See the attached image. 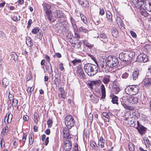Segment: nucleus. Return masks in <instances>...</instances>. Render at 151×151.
Listing matches in <instances>:
<instances>
[{
	"instance_id": "15",
	"label": "nucleus",
	"mask_w": 151,
	"mask_h": 151,
	"mask_svg": "<svg viewBox=\"0 0 151 151\" xmlns=\"http://www.w3.org/2000/svg\"><path fill=\"white\" fill-rule=\"evenodd\" d=\"M77 75L81 78H84L85 75L83 69L81 68H78L77 69Z\"/></svg>"
},
{
	"instance_id": "24",
	"label": "nucleus",
	"mask_w": 151,
	"mask_h": 151,
	"mask_svg": "<svg viewBox=\"0 0 151 151\" xmlns=\"http://www.w3.org/2000/svg\"><path fill=\"white\" fill-rule=\"evenodd\" d=\"M70 19L71 20V22L73 29L74 30H76L77 29V26L76 24V22L75 19L72 17H71Z\"/></svg>"
},
{
	"instance_id": "36",
	"label": "nucleus",
	"mask_w": 151,
	"mask_h": 151,
	"mask_svg": "<svg viewBox=\"0 0 151 151\" xmlns=\"http://www.w3.org/2000/svg\"><path fill=\"white\" fill-rule=\"evenodd\" d=\"M139 75V71L136 70L133 73V78L134 80H136L138 78Z\"/></svg>"
},
{
	"instance_id": "39",
	"label": "nucleus",
	"mask_w": 151,
	"mask_h": 151,
	"mask_svg": "<svg viewBox=\"0 0 151 151\" xmlns=\"http://www.w3.org/2000/svg\"><path fill=\"white\" fill-rule=\"evenodd\" d=\"M124 107L126 109L131 111H132L134 110V107L127 105L126 104L124 105Z\"/></svg>"
},
{
	"instance_id": "33",
	"label": "nucleus",
	"mask_w": 151,
	"mask_h": 151,
	"mask_svg": "<svg viewBox=\"0 0 151 151\" xmlns=\"http://www.w3.org/2000/svg\"><path fill=\"white\" fill-rule=\"evenodd\" d=\"M18 100L16 98H14L13 99L12 101V104H11V105L13 106H14L15 107L17 108V109L18 108V106H17V104L18 103Z\"/></svg>"
},
{
	"instance_id": "61",
	"label": "nucleus",
	"mask_w": 151,
	"mask_h": 151,
	"mask_svg": "<svg viewBox=\"0 0 151 151\" xmlns=\"http://www.w3.org/2000/svg\"><path fill=\"white\" fill-rule=\"evenodd\" d=\"M75 38H77V39H80L81 38V35L79 34L78 33H75Z\"/></svg>"
},
{
	"instance_id": "35",
	"label": "nucleus",
	"mask_w": 151,
	"mask_h": 151,
	"mask_svg": "<svg viewBox=\"0 0 151 151\" xmlns=\"http://www.w3.org/2000/svg\"><path fill=\"white\" fill-rule=\"evenodd\" d=\"M11 55L12 58L14 61H16L17 59V56L16 53L14 52H11Z\"/></svg>"
},
{
	"instance_id": "6",
	"label": "nucleus",
	"mask_w": 151,
	"mask_h": 151,
	"mask_svg": "<svg viewBox=\"0 0 151 151\" xmlns=\"http://www.w3.org/2000/svg\"><path fill=\"white\" fill-rule=\"evenodd\" d=\"M51 5L50 4L45 3L43 5V10L45 12L46 16L48 19L51 20V11L50 10Z\"/></svg>"
},
{
	"instance_id": "59",
	"label": "nucleus",
	"mask_w": 151,
	"mask_h": 151,
	"mask_svg": "<svg viewBox=\"0 0 151 151\" xmlns=\"http://www.w3.org/2000/svg\"><path fill=\"white\" fill-rule=\"evenodd\" d=\"M105 12L104 9L100 8V9L99 14L101 15H103L104 14Z\"/></svg>"
},
{
	"instance_id": "44",
	"label": "nucleus",
	"mask_w": 151,
	"mask_h": 151,
	"mask_svg": "<svg viewBox=\"0 0 151 151\" xmlns=\"http://www.w3.org/2000/svg\"><path fill=\"white\" fill-rule=\"evenodd\" d=\"M90 144L91 147L93 148H95L98 146L96 143L93 140H91L90 142Z\"/></svg>"
},
{
	"instance_id": "37",
	"label": "nucleus",
	"mask_w": 151,
	"mask_h": 151,
	"mask_svg": "<svg viewBox=\"0 0 151 151\" xmlns=\"http://www.w3.org/2000/svg\"><path fill=\"white\" fill-rule=\"evenodd\" d=\"M126 98L125 97H123L120 99V101L121 102V104L124 106V105H125V102H126Z\"/></svg>"
},
{
	"instance_id": "10",
	"label": "nucleus",
	"mask_w": 151,
	"mask_h": 151,
	"mask_svg": "<svg viewBox=\"0 0 151 151\" xmlns=\"http://www.w3.org/2000/svg\"><path fill=\"white\" fill-rule=\"evenodd\" d=\"M67 128L65 127H63V134L64 139H69L71 137V135L69 133V130Z\"/></svg>"
},
{
	"instance_id": "18",
	"label": "nucleus",
	"mask_w": 151,
	"mask_h": 151,
	"mask_svg": "<svg viewBox=\"0 0 151 151\" xmlns=\"http://www.w3.org/2000/svg\"><path fill=\"white\" fill-rule=\"evenodd\" d=\"M145 3L144 6L145 8L148 11L151 12V1H145Z\"/></svg>"
},
{
	"instance_id": "23",
	"label": "nucleus",
	"mask_w": 151,
	"mask_h": 151,
	"mask_svg": "<svg viewBox=\"0 0 151 151\" xmlns=\"http://www.w3.org/2000/svg\"><path fill=\"white\" fill-rule=\"evenodd\" d=\"M99 37L101 40L104 42H105L108 41V38L104 33L101 34Z\"/></svg>"
},
{
	"instance_id": "1",
	"label": "nucleus",
	"mask_w": 151,
	"mask_h": 151,
	"mask_svg": "<svg viewBox=\"0 0 151 151\" xmlns=\"http://www.w3.org/2000/svg\"><path fill=\"white\" fill-rule=\"evenodd\" d=\"M84 69L88 75L91 76H94L97 72L98 67L97 65L88 63L85 65Z\"/></svg>"
},
{
	"instance_id": "32",
	"label": "nucleus",
	"mask_w": 151,
	"mask_h": 151,
	"mask_svg": "<svg viewBox=\"0 0 151 151\" xmlns=\"http://www.w3.org/2000/svg\"><path fill=\"white\" fill-rule=\"evenodd\" d=\"M79 31L85 33H88V29L85 28L83 26H81L79 28Z\"/></svg>"
},
{
	"instance_id": "42",
	"label": "nucleus",
	"mask_w": 151,
	"mask_h": 151,
	"mask_svg": "<svg viewBox=\"0 0 151 151\" xmlns=\"http://www.w3.org/2000/svg\"><path fill=\"white\" fill-rule=\"evenodd\" d=\"M40 30V29L39 28L37 27H36L32 30V32L34 34H36L39 32Z\"/></svg>"
},
{
	"instance_id": "60",
	"label": "nucleus",
	"mask_w": 151,
	"mask_h": 151,
	"mask_svg": "<svg viewBox=\"0 0 151 151\" xmlns=\"http://www.w3.org/2000/svg\"><path fill=\"white\" fill-rule=\"evenodd\" d=\"M29 117L27 115H25L23 117V119L25 121H27Z\"/></svg>"
},
{
	"instance_id": "20",
	"label": "nucleus",
	"mask_w": 151,
	"mask_h": 151,
	"mask_svg": "<svg viewBox=\"0 0 151 151\" xmlns=\"http://www.w3.org/2000/svg\"><path fill=\"white\" fill-rule=\"evenodd\" d=\"M101 90L102 93L101 98L104 99L106 97V90L103 84H101Z\"/></svg>"
},
{
	"instance_id": "13",
	"label": "nucleus",
	"mask_w": 151,
	"mask_h": 151,
	"mask_svg": "<svg viewBox=\"0 0 151 151\" xmlns=\"http://www.w3.org/2000/svg\"><path fill=\"white\" fill-rule=\"evenodd\" d=\"M132 4L135 5L139 6L141 7L142 5L144 4L145 0H131Z\"/></svg>"
},
{
	"instance_id": "9",
	"label": "nucleus",
	"mask_w": 151,
	"mask_h": 151,
	"mask_svg": "<svg viewBox=\"0 0 151 151\" xmlns=\"http://www.w3.org/2000/svg\"><path fill=\"white\" fill-rule=\"evenodd\" d=\"M65 143L64 145V149L66 151H70L72 148L71 143L69 139H64Z\"/></svg>"
},
{
	"instance_id": "47",
	"label": "nucleus",
	"mask_w": 151,
	"mask_h": 151,
	"mask_svg": "<svg viewBox=\"0 0 151 151\" xmlns=\"http://www.w3.org/2000/svg\"><path fill=\"white\" fill-rule=\"evenodd\" d=\"M34 116L35 122L36 124H37L38 122V117H39V115L36 112L34 113Z\"/></svg>"
},
{
	"instance_id": "52",
	"label": "nucleus",
	"mask_w": 151,
	"mask_h": 151,
	"mask_svg": "<svg viewBox=\"0 0 151 151\" xmlns=\"http://www.w3.org/2000/svg\"><path fill=\"white\" fill-rule=\"evenodd\" d=\"M52 124V120L51 119H49L47 121V124L49 127H51Z\"/></svg>"
},
{
	"instance_id": "2",
	"label": "nucleus",
	"mask_w": 151,
	"mask_h": 151,
	"mask_svg": "<svg viewBox=\"0 0 151 151\" xmlns=\"http://www.w3.org/2000/svg\"><path fill=\"white\" fill-rule=\"evenodd\" d=\"M105 61V66L111 68L115 67L119 63L118 58L114 56H109L106 58Z\"/></svg>"
},
{
	"instance_id": "50",
	"label": "nucleus",
	"mask_w": 151,
	"mask_h": 151,
	"mask_svg": "<svg viewBox=\"0 0 151 151\" xmlns=\"http://www.w3.org/2000/svg\"><path fill=\"white\" fill-rule=\"evenodd\" d=\"M59 97L63 99H65L66 98V95L65 92L61 93H60L58 94Z\"/></svg>"
},
{
	"instance_id": "25",
	"label": "nucleus",
	"mask_w": 151,
	"mask_h": 151,
	"mask_svg": "<svg viewBox=\"0 0 151 151\" xmlns=\"http://www.w3.org/2000/svg\"><path fill=\"white\" fill-rule=\"evenodd\" d=\"M117 23L120 27H122L124 25L122 20L119 17H117L116 18Z\"/></svg>"
},
{
	"instance_id": "45",
	"label": "nucleus",
	"mask_w": 151,
	"mask_h": 151,
	"mask_svg": "<svg viewBox=\"0 0 151 151\" xmlns=\"http://www.w3.org/2000/svg\"><path fill=\"white\" fill-rule=\"evenodd\" d=\"M34 87H28L27 89V91L29 94V95L30 96L32 94V92L34 89Z\"/></svg>"
},
{
	"instance_id": "31",
	"label": "nucleus",
	"mask_w": 151,
	"mask_h": 151,
	"mask_svg": "<svg viewBox=\"0 0 151 151\" xmlns=\"http://www.w3.org/2000/svg\"><path fill=\"white\" fill-rule=\"evenodd\" d=\"M34 140V135L33 133L31 134L29 136V142L30 145H32Z\"/></svg>"
},
{
	"instance_id": "46",
	"label": "nucleus",
	"mask_w": 151,
	"mask_h": 151,
	"mask_svg": "<svg viewBox=\"0 0 151 151\" xmlns=\"http://www.w3.org/2000/svg\"><path fill=\"white\" fill-rule=\"evenodd\" d=\"M74 65H76L78 64V63H80L81 62V60L80 59L76 60L75 59L73 60L72 61Z\"/></svg>"
},
{
	"instance_id": "30",
	"label": "nucleus",
	"mask_w": 151,
	"mask_h": 151,
	"mask_svg": "<svg viewBox=\"0 0 151 151\" xmlns=\"http://www.w3.org/2000/svg\"><path fill=\"white\" fill-rule=\"evenodd\" d=\"M9 81L6 78H4L2 80V85L4 88H6L7 86L9 85Z\"/></svg>"
},
{
	"instance_id": "4",
	"label": "nucleus",
	"mask_w": 151,
	"mask_h": 151,
	"mask_svg": "<svg viewBox=\"0 0 151 151\" xmlns=\"http://www.w3.org/2000/svg\"><path fill=\"white\" fill-rule=\"evenodd\" d=\"M139 87L137 85L128 86L125 88V91L129 95H135L139 91Z\"/></svg>"
},
{
	"instance_id": "27",
	"label": "nucleus",
	"mask_w": 151,
	"mask_h": 151,
	"mask_svg": "<svg viewBox=\"0 0 151 151\" xmlns=\"http://www.w3.org/2000/svg\"><path fill=\"white\" fill-rule=\"evenodd\" d=\"M30 37H28L26 39V43L27 45L29 47H31L33 45V42Z\"/></svg>"
},
{
	"instance_id": "17",
	"label": "nucleus",
	"mask_w": 151,
	"mask_h": 151,
	"mask_svg": "<svg viewBox=\"0 0 151 151\" xmlns=\"http://www.w3.org/2000/svg\"><path fill=\"white\" fill-rule=\"evenodd\" d=\"M80 5L83 7H86L88 6V3L86 0H78Z\"/></svg>"
},
{
	"instance_id": "55",
	"label": "nucleus",
	"mask_w": 151,
	"mask_h": 151,
	"mask_svg": "<svg viewBox=\"0 0 151 151\" xmlns=\"http://www.w3.org/2000/svg\"><path fill=\"white\" fill-rule=\"evenodd\" d=\"M128 74L127 73H123L122 75V77L124 79L126 78L128 76Z\"/></svg>"
},
{
	"instance_id": "19",
	"label": "nucleus",
	"mask_w": 151,
	"mask_h": 151,
	"mask_svg": "<svg viewBox=\"0 0 151 151\" xmlns=\"http://www.w3.org/2000/svg\"><path fill=\"white\" fill-rule=\"evenodd\" d=\"M12 117V114H7L4 119V122H5V121H6L7 123H9L11 121Z\"/></svg>"
},
{
	"instance_id": "54",
	"label": "nucleus",
	"mask_w": 151,
	"mask_h": 151,
	"mask_svg": "<svg viewBox=\"0 0 151 151\" xmlns=\"http://www.w3.org/2000/svg\"><path fill=\"white\" fill-rule=\"evenodd\" d=\"M145 141L147 143V144L146 145V147H149L150 144V142L149 140L147 138L145 139Z\"/></svg>"
},
{
	"instance_id": "62",
	"label": "nucleus",
	"mask_w": 151,
	"mask_h": 151,
	"mask_svg": "<svg viewBox=\"0 0 151 151\" xmlns=\"http://www.w3.org/2000/svg\"><path fill=\"white\" fill-rule=\"evenodd\" d=\"M59 68L60 70L63 71L64 69V68L63 66V64L62 63H61L59 65Z\"/></svg>"
},
{
	"instance_id": "49",
	"label": "nucleus",
	"mask_w": 151,
	"mask_h": 151,
	"mask_svg": "<svg viewBox=\"0 0 151 151\" xmlns=\"http://www.w3.org/2000/svg\"><path fill=\"white\" fill-rule=\"evenodd\" d=\"M131 119V118H129L128 121H129V123L130 124V126L131 127H134L136 121L134 122L133 121L131 120L130 119Z\"/></svg>"
},
{
	"instance_id": "16",
	"label": "nucleus",
	"mask_w": 151,
	"mask_h": 151,
	"mask_svg": "<svg viewBox=\"0 0 151 151\" xmlns=\"http://www.w3.org/2000/svg\"><path fill=\"white\" fill-rule=\"evenodd\" d=\"M135 128L137 129L141 135H142L145 133L146 128L143 126H140L138 127H136Z\"/></svg>"
},
{
	"instance_id": "41",
	"label": "nucleus",
	"mask_w": 151,
	"mask_h": 151,
	"mask_svg": "<svg viewBox=\"0 0 151 151\" xmlns=\"http://www.w3.org/2000/svg\"><path fill=\"white\" fill-rule=\"evenodd\" d=\"M113 90L114 93L116 94H117L120 91L119 88L117 86L116 87L114 86Z\"/></svg>"
},
{
	"instance_id": "38",
	"label": "nucleus",
	"mask_w": 151,
	"mask_h": 151,
	"mask_svg": "<svg viewBox=\"0 0 151 151\" xmlns=\"http://www.w3.org/2000/svg\"><path fill=\"white\" fill-rule=\"evenodd\" d=\"M128 147L130 151H134V145L132 143L130 142L128 144Z\"/></svg>"
},
{
	"instance_id": "56",
	"label": "nucleus",
	"mask_w": 151,
	"mask_h": 151,
	"mask_svg": "<svg viewBox=\"0 0 151 151\" xmlns=\"http://www.w3.org/2000/svg\"><path fill=\"white\" fill-rule=\"evenodd\" d=\"M130 33L131 35L133 37L135 38L136 37V34L134 32V31H130Z\"/></svg>"
},
{
	"instance_id": "22",
	"label": "nucleus",
	"mask_w": 151,
	"mask_h": 151,
	"mask_svg": "<svg viewBox=\"0 0 151 151\" xmlns=\"http://www.w3.org/2000/svg\"><path fill=\"white\" fill-rule=\"evenodd\" d=\"M105 140L102 137H101L99 139L98 142V145L101 147V148H103L104 147Z\"/></svg>"
},
{
	"instance_id": "51",
	"label": "nucleus",
	"mask_w": 151,
	"mask_h": 151,
	"mask_svg": "<svg viewBox=\"0 0 151 151\" xmlns=\"http://www.w3.org/2000/svg\"><path fill=\"white\" fill-rule=\"evenodd\" d=\"M8 132V127L6 126L4 127L2 131V134L3 135H4L5 134Z\"/></svg>"
},
{
	"instance_id": "7",
	"label": "nucleus",
	"mask_w": 151,
	"mask_h": 151,
	"mask_svg": "<svg viewBox=\"0 0 151 151\" xmlns=\"http://www.w3.org/2000/svg\"><path fill=\"white\" fill-rule=\"evenodd\" d=\"M101 81L100 80L95 81H91L88 83V85L90 86V88L92 89H96L98 88L100 86Z\"/></svg>"
},
{
	"instance_id": "11",
	"label": "nucleus",
	"mask_w": 151,
	"mask_h": 151,
	"mask_svg": "<svg viewBox=\"0 0 151 151\" xmlns=\"http://www.w3.org/2000/svg\"><path fill=\"white\" fill-rule=\"evenodd\" d=\"M53 14L52 16H51V19L52 18L54 17L58 18L62 17L63 15V13L62 11L60 10H56Z\"/></svg>"
},
{
	"instance_id": "53",
	"label": "nucleus",
	"mask_w": 151,
	"mask_h": 151,
	"mask_svg": "<svg viewBox=\"0 0 151 151\" xmlns=\"http://www.w3.org/2000/svg\"><path fill=\"white\" fill-rule=\"evenodd\" d=\"M0 37L1 39H4L5 37V34L1 31H0Z\"/></svg>"
},
{
	"instance_id": "43",
	"label": "nucleus",
	"mask_w": 151,
	"mask_h": 151,
	"mask_svg": "<svg viewBox=\"0 0 151 151\" xmlns=\"http://www.w3.org/2000/svg\"><path fill=\"white\" fill-rule=\"evenodd\" d=\"M45 59L47 60V61L49 62L50 64V69H51V72L52 73L53 72V71L52 70V67L51 66V65L50 63V58L49 56L47 55H45Z\"/></svg>"
},
{
	"instance_id": "58",
	"label": "nucleus",
	"mask_w": 151,
	"mask_h": 151,
	"mask_svg": "<svg viewBox=\"0 0 151 151\" xmlns=\"http://www.w3.org/2000/svg\"><path fill=\"white\" fill-rule=\"evenodd\" d=\"M32 23V20L31 19H30L28 22V25L27 26V28H29L31 26V24Z\"/></svg>"
},
{
	"instance_id": "28",
	"label": "nucleus",
	"mask_w": 151,
	"mask_h": 151,
	"mask_svg": "<svg viewBox=\"0 0 151 151\" xmlns=\"http://www.w3.org/2000/svg\"><path fill=\"white\" fill-rule=\"evenodd\" d=\"M106 14L107 18L108 21L110 22H112L113 19L111 13L109 11H108L107 12H106Z\"/></svg>"
},
{
	"instance_id": "3",
	"label": "nucleus",
	"mask_w": 151,
	"mask_h": 151,
	"mask_svg": "<svg viewBox=\"0 0 151 151\" xmlns=\"http://www.w3.org/2000/svg\"><path fill=\"white\" fill-rule=\"evenodd\" d=\"M135 55L133 52H129L127 53H121L119 56L120 59L122 61L126 62L130 60Z\"/></svg>"
},
{
	"instance_id": "57",
	"label": "nucleus",
	"mask_w": 151,
	"mask_h": 151,
	"mask_svg": "<svg viewBox=\"0 0 151 151\" xmlns=\"http://www.w3.org/2000/svg\"><path fill=\"white\" fill-rule=\"evenodd\" d=\"M85 46L88 47H93V45L90 44L88 43H85Z\"/></svg>"
},
{
	"instance_id": "64",
	"label": "nucleus",
	"mask_w": 151,
	"mask_h": 151,
	"mask_svg": "<svg viewBox=\"0 0 151 151\" xmlns=\"http://www.w3.org/2000/svg\"><path fill=\"white\" fill-rule=\"evenodd\" d=\"M93 102L95 103H97L98 101V99L97 98H94L92 99Z\"/></svg>"
},
{
	"instance_id": "63",
	"label": "nucleus",
	"mask_w": 151,
	"mask_h": 151,
	"mask_svg": "<svg viewBox=\"0 0 151 151\" xmlns=\"http://www.w3.org/2000/svg\"><path fill=\"white\" fill-rule=\"evenodd\" d=\"M103 63L104 64H103V63H102V64L101 65V67L102 69V70H103V71H104V69L105 68V67H106V66H105V65H104V62H103Z\"/></svg>"
},
{
	"instance_id": "48",
	"label": "nucleus",
	"mask_w": 151,
	"mask_h": 151,
	"mask_svg": "<svg viewBox=\"0 0 151 151\" xmlns=\"http://www.w3.org/2000/svg\"><path fill=\"white\" fill-rule=\"evenodd\" d=\"M27 136V134L24 133L23 134V136L22 138V146H23L25 144V141L26 140Z\"/></svg>"
},
{
	"instance_id": "29",
	"label": "nucleus",
	"mask_w": 151,
	"mask_h": 151,
	"mask_svg": "<svg viewBox=\"0 0 151 151\" xmlns=\"http://www.w3.org/2000/svg\"><path fill=\"white\" fill-rule=\"evenodd\" d=\"M111 33L114 37H116L118 35L117 29L115 28H113L111 30Z\"/></svg>"
},
{
	"instance_id": "34",
	"label": "nucleus",
	"mask_w": 151,
	"mask_h": 151,
	"mask_svg": "<svg viewBox=\"0 0 151 151\" xmlns=\"http://www.w3.org/2000/svg\"><path fill=\"white\" fill-rule=\"evenodd\" d=\"M140 8V13L143 16H144L145 17H147L148 15V13L147 12V11L144 9H141V7Z\"/></svg>"
},
{
	"instance_id": "26",
	"label": "nucleus",
	"mask_w": 151,
	"mask_h": 151,
	"mask_svg": "<svg viewBox=\"0 0 151 151\" xmlns=\"http://www.w3.org/2000/svg\"><path fill=\"white\" fill-rule=\"evenodd\" d=\"M110 78L111 77L109 76L106 75L105 76L102 80L103 83L105 84L108 83L110 81Z\"/></svg>"
},
{
	"instance_id": "12",
	"label": "nucleus",
	"mask_w": 151,
	"mask_h": 151,
	"mask_svg": "<svg viewBox=\"0 0 151 151\" xmlns=\"http://www.w3.org/2000/svg\"><path fill=\"white\" fill-rule=\"evenodd\" d=\"M111 115V113L110 112L108 113L103 112L101 115V117L105 122H109L110 116Z\"/></svg>"
},
{
	"instance_id": "8",
	"label": "nucleus",
	"mask_w": 151,
	"mask_h": 151,
	"mask_svg": "<svg viewBox=\"0 0 151 151\" xmlns=\"http://www.w3.org/2000/svg\"><path fill=\"white\" fill-rule=\"evenodd\" d=\"M148 60L147 55L144 53L140 54L137 57V61L139 62L145 63Z\"/></svg>"
},
{
	"instance_id": "5",
	"label": "nucleus",
	"mask_w": 151,
	"mask_h": 151,
	"mask_svg": "<svg viewBox=\"0 0 151 151\" xmlns=\"http://www.w3.org/2000/svg\"><path fill=\"white\" fill-rule=\"evenodd\" d=\"M75 121L72 116H67L65 118V123L66 126L68 129H70L74 125Z\"/></svg>"
},
{
	"instance_id": "40",
	"label": "nucleus",
	"mask_w": 151,
	"mask_h": 151,
	"mask_svg": "<svg viewBox=\"0 0 151 151\" xmlns=\"http://www.w3.org/2000/svg\"><path fill=\"white\" fill-rule=\"evenodd\" d=\"M112 102L113 104H117L118 101V97L114 95L112 98Z\"/></svg>"
},
{
	"instance_id": "21",
	"label": "nucleus",
	"mask_w": 151,
	"mask_h": 151,
	"mask_svg": "<svg viewBox=\"0 0 151 151\" xmlns=\"http://www.w3.org/2000/svg\"><path fill=\"white\" fill-rule=\"evenodd\" d=\"M143 82L145 86H149L151 85V78H147L144 79Z\"/></svg>"
},
{
	"instance_id": "14",
	"label": "nucleus",
	"mask_w": 151,
	"mask_h": 151,
	"mask_svg": "<svg viewBox=\"0 0 151 151\" xmlns=\"http://www.w3.org/2000/svg\"><path fill=\"white\" fill-rule=\"evenodd\" d=\"M127 101L130 103L134 104L138 102L137 97L134 96H130L127 99Z\"/></svg>"
}]
</instances>
